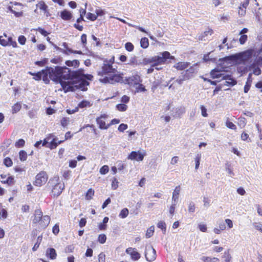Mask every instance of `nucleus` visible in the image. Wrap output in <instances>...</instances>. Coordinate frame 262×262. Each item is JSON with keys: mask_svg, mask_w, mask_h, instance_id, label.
Masks as SVG:
<instances>
[{"mask_svg": "<svg viewBox=\"0 0 262 262\" xmlns=\"http://www.w3.org/2000/svg\"><path fill=\"white\" fill-rule=\"evenodd\" d=\"M175 58L171 56L168 51L159 53L157 56H155L150 58H144L141 62V64L146 65L152 63L151 67H156L159 64L171 62L172 60L175 61Z\"/></svg>", "mask_w": 262, "mask_h": 262, "instance_id": "f257e3e1", "label": "nucleus"}, {"mask_svg": "<svg viewBox=\"0 0 262 262\" xmlns=\"http://www.w3.org/2000/svg\"><path fill=\"white\" fill-rule=\"evenodd\" d=\"M67 69L68 68L66 66L46 67L45 69L49 74V78L56 83H60L62 80H66Z\"/></svg>", "mask_w": 262, "mask_h": 262, "instance_id": "f03ea898", "label": "nucleus"}, {"mask_svg": "<svg viewBox=\"0 0 262 262\" xmlns=\"http://www.w3.org/2000/svg\"><path fill=\"white\" fill-rule=\"evenodd\" d=\"M254 49H250L244 52L228 56L231 62L233 64H245L253 57Z\"/></svg>", "mask_w": 262, "mask_h": 262, "instance_id": "7ed1b4c3", "label": "nucleus"}, {"mask_svg": "<svg viewBox=\"0 0 262 262\" xmlns=\"http://www.w3.org/2000/svg\"><path fill=\"white\" fill-rule=\"evenodd\" d=\"M59 180V177H55L53 179H50L48 183V186L53 187L52 193L54 198L58 196L64 188V183L60 184L58 183Z\"/></svg>", "mask_w": 262, "mask_h": 262, "instance_id": "20e7f679", "label": "nucleus"}, {"mask_svg": "<svg viewBox=\"0 0 262 262\" xmlns=\"http://www.w3.org/2000/svg\"><path fill=\"white\" fill-rule=\"evenodd\" d=\"M83 73L84 70L83 69H79L76 71H72L68 68L67 70L66 79L80 80L82 79Z\"/></svg>", "mask_w": 262, "mask_h": 262, "instance_id": "39448f33", "label": "nucleus"}, {"mask_svg": "<svg viewBox=\"0 0 262 262\" xmlns=\"http://www.w3.org/2000/svg\"><path fill=\"white\" fill-rule=\"evenodd\" d=\"M0 45L4 47L12 46L13 48L17 47V43L13 41L12 37L8 36L7 34H3V35L0 36Z\"/></svg>", "mask_w": 262, "mask_h": 262, "instance_id": "423d86ee", "label": "nucleus"}, {"mask_svg": "<svg viewBox=\"0 0 262 262\" xmlns=\"http://www.w3.org/2000/svg\"><path fill=\"white\" fill-rule=\"evenodd\" d=\"M48 177L46 172L41 171L35 177V180L33 184L36 186H41L47 181Z\"/></svg>", "mask_w": 262, "mask_h": 262, "instance_id": "0eeeda50", "label": "nucleus"}, {"mask_svg": "<svg viewBox=\"0 0 262 262\" xmlns=\"http://www.w3.org/2000/svg\"><path fill=\"white\" fill-rule=\"evenodd\" d=\"M146 154L145 150L143 152L138 151H132L127 156V159L130 160H136L137 161H142Z\"/></svg>", "mask_w": 262, "mask_h": 262, "instance_id": "6e6552de", "label": "nucleus"}, {"mask_svg": "<svg viewBox=\"0 0 262 262\" xmlns=\"http://www.w3.org/2000/svg\"><path fill=\"white\" fill-rule=\"evenodd\" d=\"M145 256L147 261H154L156 258V250L151 246H146Z\"/></svg>", "mask_w": 262, "mask_h": 262, "instance_id": "1a4fd4ad", "label": "nucleus"}, {"mask_svg": "<svg viewBox=\"0 0 262 262\" xmlns=\"http://www.w3.org/2000/svg\"><path fill=\"white\" fill-rule=\"evenodd\" d=\"M112 69L111 63H108V60L105 59L104 60V63L102 67V70L98 72V75L99 76H103L104 75L108 74L110 73V70Z\"/></svg>", "mask_w": 262, "mask_h": 262, "instance_id": "9d476101", "label": "nucleus"}, {"mask_svg": "<svg viewBox=\"0 0 262 262\" xmlns=\"http://www.w3.org/2000/svg\"><path fill=\"white\" fill-rule=\"evenodd\" d=\"M141 81L140 77L138 75L133 76L126 78L124 83L128 84L130 86H135L137 85Z\"/></svg>", "mask_w": 262, "mask_h": 262, "instance_id": "9b49d317", "label": "nucleus"}, {"mask_svg": "<svg viewBox=\"0 0 262 262\" xmlns=\"http://www.w3.org/2000/svg\"><path fill=\"white\" fill-rule=\"evenodd\" d=\"M126 253L130 255L131 259L134 261L139 260L141 257V254L136 250L135 248L129 247L126 249Z\"/></svg>", "mask_w": 262, "mask_h": 262, "instance_id": "f8f14e48", "label": "nucleus"}, {"mask_svg": "<svg viewBox=\"0 0 262 262\" xmlns=\"http://www.w3.org/2000/svg\"><path fill=\"white\" fill-rule=\"evenodd\" d=\"M60 84L66 93L74 92L76 89V85H74V83H71L70 81H66L62 80Z\"/></svg>", "mask_w": 262, "mask_h": 262, "instance_id": "ddd939ff", "label": "nucleus"}, {"mask_svg": "<svg viewBox=\"0 0 262 262\" xmlns=\"http://www.w3.org/2000/svg\"><path fill=\"white\" fill-rule=\"evenodd\" d=\"M107 118V115L105 114L101 115L99 117L96 118L97 123L99 125V127L101 129H107L109 127L107 125L105 124V122L104 120H102V119H106Z\"/></svg>", "mask_w": 262, "mask_h": 262, "instance_id": "4468645a", "label": "nucleus"}, {"mask_svg": "<svg viewBox=\"0 0 262 262\" xmlns=\"http://www.w3.org/2000/svg\"><path fill=\"white\" fill-rule=\"evenodd\" d=\"M223 71H224V68H215L211 71L210 76L213 79L219 78L222 76L221 72Z\"/></svg>", "mask_w": 262, "mask_h": 262, "instance_id": "2eb2a0df", "label": "nucleus"}, {"mask_svg": "<svg viewBox=\"0 0 262 262\" xmlns=\"http://www.w3.org/2000/svg\"><path fill=\"white\" fill-rule=\"evenodd\" d=\"M172 115L174 118H181L182 115L185 113V108L184 107L180 106L173 109L172 111Z\"/></svg>", "mask_w": 262, "mask_h": 262, "instance_id": "dca6fc26", "label": "nucleus"}, {"mask_svg": "<svg viewBox=\"0 0 262 262\" xmlns=\"http://www.w3.org/2000/svg\"><path fill=\"white\" fill-rule=\"evenodd\" d=\"M78 81L79 83L78 85H76V89H80L82 91H86L88 90L86 86L90 84V82L83 79Z\"/></svg>", "mask_w": 262, "mask_h": 262, "instance_id": "f3484780", "label": "nucleus"}, {"mask_svg": "<svg viewBox=\"0 0 262 262\" xmlns=\"http://www.w3.org/2000/svg\"><path fill=\"white\" fill-rule=\"evenodd\" d=\"M122 79L123 77L120 74H113L109 77L110 83L114 84L116 82H120Z\"/></svg>", "mask_w": 262, "mask_h": 262, "instance_id": "a211bd4d", "label": "nucleus"}, {"mask_svg": "<svg viewBox=\"0 0 262 262\" xmlns=\"http://www.w3.org/2000/svg\"><path fill=\"white\" fill-rule=\"evenodd\" d=\"M35 217L33 220L34 224L39 223L43 217L42 212L40 209H36L35 211Z\"/></svg>", "mask_w": 262, "mask_h": 262, "instance_id": "6ab92c4d", "label": "nucleus"}, {"mask_svg": "<svg viewBox=\"0 0 262 262\" xmlns=\"http://www.w3.org/2000/svg\"><path fill=\"white\" fill-rule=\"evenodd\" d=\"M46 256L51 259H55L57 256L56 250L53 248H49L47 249Z\"/></svg>", "mask_w": 262, "mask_h": 262, "instance_id": "aec40b11", "label": "nucleus"}, {"mask_svg": "<svg viewBox=\"0 0 262 262\" xmlns=\"http://www.w3.org/2000/svg\"><path fill=\"white\" fill-rule=\"evenodd\" d=\"M180 191L181 187L180 185L175 188L172 193V201L173 202L177 203L178 202Z\"/></svg>", "mask_w": 262, "mask_h": 262, "instance_id": "412c9836", "label": "nucleus"}, {"mask_svg": "<svg viewBox=\"0 0 262 262\" xmlns=\"http://www.w3.org/2000/svg\"><path fill=\"white\" fill-rule=\"evenodd\" d=\"M55 48L57 50L62 52L63 53L65 54L66 55H69V50H72V49L69 48L68 47V45L66 42L62 43V46L64 48L66 49V50L62 49L58 47H57L56 45H53Z\"/></svg>", "mask_w": 262, "mask_h": 262, "instance_id": "4be33fe9", "label": "nucleus"}, {"mask_svg": "<svg viewBox=\"0 0 262 262\" xmlns=\"http://www.w3.org/2000/svg\"><path fill=\"white\" fill-rule=\"evenodd\" d=\"M50 217L48 215H44L39 223L40 225L43 228H46L49 224Z\"/></svg>", "mask_w": 262, "mask_h": 262, "instance_id": "5701e85b", "label": "nucleus"}, {"mask_svg": "<svg viewBox=\"0 0 262 262\" xmlns=\"http://www.w3.org/2000/svg\"><path fill=\"white\" fill-rule=\"evenodd\" d=\"M60 16L62 18V19L68 20L71 19V18L72 17V15L70 11L67 10H64L63 11L61 12Z\"/></svg>", "mask_w": 262, "mask_h": 262, "instance_id": "b1692460", "label": "nucleus"}, {"mask_svg": "<svg viewBox=\"0 0 262 262\" xmlns=\"http://www.w3.org/2000/svg\"><path fill=\"white\" fill-rule=\"evenodd\" d=\"M189 66L188 62H179L174 65L173 67L178 70H183L186 69Z\"/></svg>", "mask_w": 262, "mask_h": 262, "instance_id": "393cba45", "label": "nucleus"}, {"mask_svg": "<svg viewBox=\"0 0 262 262\" xmlns=\"http://www.w3.org/2000/svg\"><path fill=\"white\" fill-rule=\"evenodd\" d=\"M65 64L68 67H73L74 68H78L79 66L80 62L79 60L75 59L73 60H67Z\"/></svg>", "mask_w": 262, "mask_h": 262, "instance_id": "a878e982", "label": "nucleus"}, {"mask_svg": "<svg viewBox=\"0 0 262 262\" xmlns=\"http://www.w3.org/2000/svg\"><path fill=\"white\" fill-rule=\"evenodd\" d=\"M36 7L38 8L39 9L43 10L45 12V13L47 12L48 7L45 3L44 2L40 1L37 4Z\"/></svg>", "mask_w": 262, "mask_h": 262, "instance_id": "bb28decb", "label": "nucleus"}, {"mask_svg": "<svg viewBox=\"0 0 262 262\" xmlns=\"http://www.w3.org/2000/svg\"><path fill=\"white\" fill-rule=\"evenodd\" d=\"M3 184H7L9 186H12L14 184L15 181L13 176L9 177L6 180H3L1 181Z\"/></svg>", "mask_w": 262, "mask_h": 262, "instance_id": "cd10ccee", "label": "nucleus"}, {"mask_svg": "<svg viewBox=\"0 0 262 262\" xmlns=\"http://www.w3.org/2000/svg\"><path fill=\"white\" fill-rule=\"evenodd\" d=\"M141 47L143 49H146L149 46L148 39L146 37H142L140 40Z\"/></svg>", "mask_w": 262, "mask_h": 262, "instance_id": "c85d7f7f", "label": "nucleus"}, {"mask_svg": "<svg viewBox=\"0 0 262 262\" xmlns=\"http://www.w3.org/2000/svg\"><path fill=\"white\" fill-rule=\"evenodd\" d=\"M41 73H43V76L42 78V80L45 82V83L48 84L50 83V79L49 76V74L47 73L45 69H43L41 70Z\"/></svg>", "mask_w": 262, "mask_h": 262, "instance_id": "c756f323", "label": "nucleus"}, {"mask_svg": "<svg viewBox=\"0 0 262 262\" xmlns=\"http://www.w3.org/2000/svg\"><path fill=\"white\" fill-rule=\"evenodd\" d=\"M92 105V104L91 103L90 101L87 100H82L81 101L78 105V108H84L86 107H90Z\"/></svg>", "mask_w": 262, "mask_h": 262, "instance_id": "7c9ffc66", "label": "nucleus"}, {"mask_svg": "<svg viewBox=\"0 0 262 262\" xmlns=\"http://www.w3.org/2000/svg\"><path fill=\"white\" fill-rule=\"evenodd\" d=\"M181 75L184 77L183 79H185V80H189L194 77L193 74H192L191 73H189V72H188V71L187 70L186 71L182 72Z\"/></svg>", "mask_w": 262, "mask_h": 262, "instance_id": "2f4dec72", "label": "nucleus"}, {"mask_svg": "<svg viewBox=\"0 0 262 262\" xmlns=\"http://www.w3.org/2000/svg\"><path fill=\"white\" fill-rule=\"evenodd\" d=\"M157 227L161 229L163 234H165L166 231V225L164 221H160L157 224Z\"/></svg>", "mask_w": 262, "mask_h": 262, "instance_id": "473e14b6", "label": "nucleus"}, {"mask_svg": "<svg viewBox=\"0 0 262 262\" xmlns=\"http://www.w3.org/2000/svg\"><path fill=\"white\" fill-rule=\"evenodd\" d=\"M128 209L126 208H124L121 210L119 214V216L120 218L124 219L127 216V215H128Z\"/></svg>", "mask_w": 262, "mask_h": 262, "instance_id": "72a5a7b5", "label": "nucleus"}, {"mask_svg": "<svg viewBox=\"0 0 262 262\" xmlns=\"http://www.w3.org/2000/svg\"><path fill=\"white\" fill-rule=\"evenodd\" d=\"M58 138L57 137L54 138L50 142H49V146H48V148H50L51 149H55L57 147V141Z\"/></svg>", "mask_w": 262, "mask_h": 262, "instance_id": "f704fd0d", "label": "nucleus"}, {"mask_svg": "<svg viewBox=\"0 0 262 262\" xmlns=\"http://www.w3.org/2000/svg\"><path fill=\"white\" fill-rule=\"evenodd\" d=\"M94 195V190L92 188L89 189L85 194V199L87 200H90L92 199L93 196Z\"/></svg>", "mask_w": 262, "mask_h": 262, "instance_id": "c9c22d12", "label": "nucleus"}, {"mask_svg": "<svg viewBox=\"0 0 262 262\" xmlns=\"http://www.w3.org/2000/svg\"><path fill=\"white\" fill-rule=\"evenodd\" d=\"M19 158L21 161H25L27 159V154L23 150H20L19 152Z\"/></svg>", "mask_w": 262, "mask_h": 262, "instance_id": "e433bc0d", "label": "nucleus"}, {"mask_svg": "<svg viewBox=\"0 0 262 262\" xmlns=\"http://www.w3.org/2000/svg\"><path fill=\"white\" fill-rule=\"evenodd\" d=\"M255 63H253L251 65V67L253 69V73L255 75H259L261 73V71L260 69L258 67H255Z\"/></svg>", "mask_w": 262, "mask_h": 262, "instance_id": "4c0bfd02", "label": "nucleus"}, {"mask_svg": "<svg viewBox=\"0 0 262 262\" xmlns=\"http://www.w3.org/2000/svg\"><path fill=\"white\" fill-rule=\"evenodd\" d=\"M155 227L154 226L150 227L146 231V237L149 238L153 235L154 232Z\"/></svg>", "mask_w": 262, "mask_h": 262, "instance_id": "58836bf2", "label": "nucleus"}, {"mask_svg": "<svg viewBox=\"0 0 262 262\" xmlns=\"http://www.w3.org/2000/svg\"><path fill=\"white\" fill-rule=\"evenodd\" d=\"M42 237L41 235L38 236L37 242H36V243L34 244L33 247L32 248V250L33 251H36L37 249L38 248V247L40 244L41 241H42Z\"/></svg>", "mask_w": 262, "mask_h": 262, "instance_id": "ea45409f", "label": "nucleus"}, {"mask_svg": "<svg viewBox=\"0 0 262 262\" xmlns=\"http://www.w3.org/2000/svg\"><path fill=\"white\" fill-rule=\"evenodd\" d=\"M116 107L119 111L125 112L127 108V106L125 104L120 103L116 105Z\"/></svg>", "mask_w": 262, "mask_h": 262, "instance_id": "a19ab883", "label": "nucleus"}, {"mask_svg": "<svg viewBox=\"0 0 262 262\" xmlns=\"http://www.w3.org/2000/svg\"><path fill=\"white\" fill-rule=\"evenodd\" d=\"M21 107V104L20 103L17 102V103H15L12 107V113L14 114V113H17L18 111H19Z\"/></svg>", "mask_w": 262, "mask_h": 262, "instance_id": "79ce46f5", "label": "nucleus"}, {"mask_svg": "<svg viewBox=\"0 0 262 262\" xmlns=\"http://www.w3.org/2000/svg\"><path fill=\"white\" fill-rule=\"evenodd\" d=\"M48 63V59L44 58L40 61H36L35 62V64L39 67H43Z\"/></svg>", "mask_w": 262, "mask_h": 262, "instance_id": "37998d69", "label": "nucleus"}, {"mask_svg": "<svg viewBox=\"0 0 262 262\" xmlns=\"http://www.w3.org/2000/svg\"><path fill=\"white\" fill-rule=\"evenodd\" d=\"M141 62H138L137 59V57L136 56H134L130 58L129 59V62L128 63V64L130 65H140L141 64Z\"/></svg>", "mask_w": 262, "mask_h": 262, "instance_id": "c03bdc74", "label": "nucleus"}, {"mask_svg": "<svg viewBox=\"0 0 262 262\" xmlns=\"http://www.w3.org/2000/svg\"><path fill=\"white\" fill-rule=\"evenodd\" d=\"M43 73H41V71L33 73L34 76L33 79L37 81L40 80L43 76Z\"/></svg>", "mask_w": 262, "mask_h": 262, "instance_id": "a18cd8bd", "label": "nucleus"}, {"mask_svg": "<svg viewBox=\"0 0 262 262\" xmlns=\"http://www.w3.org/2000/svg\"><path fill=\"white\" fill-rule=\"evenodd\" d=\"M195 206L194 203L191 201L189 202L188 205V212L190 213H193L195 212Z\"/></svg>", "mask_w": 262, "mask_h": 262, "instance_id": "49530a36", "label": "nucleus"}, {"mask_svg": "<svg viewBox=\"0 0 262 262\" xmlns=\"http://www.w3.org/2000/svg\"><path fill=\"white\" fill-rule=\"evenodd\" d=\"M138 86L136 88V91L135 93H139V92H145L146 91L145 88L142 84H140V83L137 85Z\"/></svg>", "mask_w": 262, "mask_h": 262, "instance_id": "de8ad7c7", "label": "nucleus"}, {"mask_svg": "<svg viewBox=\"0 0 262 262\" xmlns=\"http://www.w3.org/2000/svg\"><path fill=\"white\" fill-rule=\"evenodd\" d=\"M4 164L6 167H9L12 165L13 162L11 158L7 157L4 160Z\"/></svg>", "mask_w": 262, "mask_h": 262, "instance_id": "09e8293b", "label": "nucleus"}, {"mask_svg": "<svg viewBox=\"0 0 262 262\" xmlns=\"http://www.w3.org/2000/svg\"><path fill=\"white\" fill-rule=\"evenodd\" d=\"M188 72L189 73H191L194 76L198 72V69L196 67V65H193V66H191L190 68H189L187 70Z\"/></svg>", "mask_w": 262, "mask_h": 262, "instance_id": "8fccbe9b", "label": "nucleus"}, {"mask_svg": "<svg viewBox=\"0 0 262 262\" xmlns=\"http://www.w3.org/2000/svg\"><path fill=\"white\" fill-rule=\"evenodd\" d=\"M224 257L225 258L224 262H231L232 257L229 253V250L224 252Z\"/></svg>", "mask_w": 262, "mask_h": 262, "instance_id": "3c124183", "label": "nucleus"}, {"mask_svg": "<svg viewBox=\"0 0 262 262\" xmlns=\"http://www.w3.org/2000/svg\"><path fill=\"white\" fill-rule=\"evenodd\" d=\"M70 122L69 118L63 117L60 121L61 125L64 127H66Z\"/></svg>", "mask_w": 262, "mask_h": 262, "instance_id": "603ef678", "label": "nucleus"}, {"mask_svg": "<svg viewBox=\"0 0 262 262\" xmlns=\"http://www.w3.org/2000/svg\"><path fill=\"white\" fill-rule=\"evenodd\" d=\"M25 141L23 139H19L15 143V146L16 147H23L25 145Z\"/></svg>", "mask_w": 262, "mask_h": 262, "instance_id": "864d4df0", "label": "nucleus"}, {"mask_svg": "<svg viewBox=\"0 0 262 262\" xmlns=\"http://www.w3.org/2000/svg\"><path fill=\"white\" fill-rule=\"evenodd\" d=\"M50 61L53 63L61 64L62 61V58L61 57H57L52 59Z\"/></svg>", "mask_w": 262, "mask_h": 262, "instance_id": "5fc2aeb1", "label": "nucleus"}, {"mask_svg": "<svg viewBox=\"0 0 262 262\" xmlns=\"http://www.w3.org/2000/svg\"><path fill=\"white\" fill-rule=\"evenodd\" d=\"M109 170V167L107 165H103L100 169V173L101 174H105L108 172Z\"/></svg>", "mask_w": 262, "mask_h": 262, "instance_id": "6e6d98bb", "label": "nucleus"}, {"mask_svg": "<svg viewBox=\"0 0 262 262\" xmlns=\"http://www.w3.org/2000/svg\"><path fill=\"white\" fill-rule=\"evenodd\" d=\"M106 240V236L104 234H100L98 236V241L101 244H104L105 243Z\"/></svg>", "mask_w": 262, "mask_h": 262, "instance_id": "4d7b16f0", "label": "nucleus"}, {"mask_svg": "<svg viewBox=\"0 0 262 262\" xmlns=\"http://www.w3.org/2000/svg\"><path fill=\"white\" fill-rule=\"evenodd\" d=\"M201 158V154H198L195 158V169H198V168L199 167Z\"/></svg>", "mask_w": 262, "mask_h": 262, "instance_id": "13d9d810", "label": "nucleus"}, {"mask_svg": "<svg viewBox=\"0 0 262 262\" xmlns=\"http://www.w3.org/2000/svg\"><path fill=\"white\" fill-rule=\"evenodd\" d=\"M125 48L127 51L131 52L134 50V47L131 42H128L125 43Z\"/></svg>", "mask_w": 262, "mask_h": 262, "instance_id": "bf43d9fd", "label": "nucleus"}, {"mask_svg": "<svg viewBox=\"0 0 262 262\" xmlns=\"http://www.w3.org/2000/svg\"><path fill=\"white\" fill-rule=\"evenodd\" d=\"M225 83H226L225 84V85H226L234 86V85H235L237 83V81L236 79L233 78L230 80L226 81L225 82Z\"/></svg>", "mask_w": 262, "mask_h": 262, "instance_id": "052dcab7", "label": "nucleus"}, {"mask_svg": "<svg viewBox=\"0 0 262 262\" xmlns=\"http://www.w3.org/2000/svg\"><path fill=\"white\" fill-rule=\"evenodd\" d=\"M86 18L88 19H90V20H91L92 21H94V20H95L97 19V16L96 15L94 14H93V13H91L89 12L86 15Z\"/></svg>", "mask_w": 262, "mask_h": 262, "instance_id": "680f3d73", "label": "nucleus"}, {"mask_svg": "<svg viewBox=\"0 0 262 262\" xmlns=\"http://www.w3.org/2000/svg\"><path fill=\"white\" fill-rule=\"evenodd\" d=\"M127 127L128 125L126 124L121 123L119 125L118 129L120 132H123Z\"/></svg>", "mask_w": 262, "mask_h": 262, "instance_id": "e2e57ef3", "label": "nucleus"}, {"mask_svg": "<svg viewBox=\"0 0 262 262\" xmlns=\"http://www.w3.org/2000/svg\"><path fill=\"white\" fill-rule=\"evenodd\" d=\"M226 125L227 127H228L230 129H232L233 130H235L236 129V125L233 123H232V122H230L229 121H227L226 122Z\"/></svg>", "mask_w": 262, "mask_h": 262, "instance_id": "0e129e2a", "label": "nucleus"}, {"mask_svg": "<svg viewBox=\"0 0 262 262\" xmlns=\"http://www.w3.org/2000/svg\"><path fill=\"white\" fill-rule=\"evenodd\" d=\"M93 78V76L92 75L89 74H84L83 73L82 79H83L86 81H88V80L92 81Z\"/></svg>", "mask_w": 262, "mask_h": 262, "instance_id": "69168bd1", "label": "nucleus"}, {"mask_svg": "<svg viewBox=\"0 0 262 262\" xmlns=\"http://www.w3.org/2000/svg\"><path fill=\"white\" fill-rule=\"evenodd\" d=\"M242 35L239 39V42L241 45H243L245 43L247 40V36L245 34H242Z\"/></svg>", "mask_w": 262, "mask_h": 262, "instance_id": "338daca9", "label": "nucleus"}, {"mask_svg": "<svg viewBox=\"0 0 262 262\" xmlns=\"http://www.w3.org/2000/svg\"><path fill=\"white\" fill-rule=\"evenodd\" d=\"M253 226L256 230L262 232V224L260 223H254Z\"/></svg>", "mask_w": 262, "mask_h": 262, "instance_id": "774afa93", "label": "nucleus"}]
</instances>
